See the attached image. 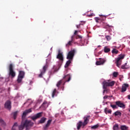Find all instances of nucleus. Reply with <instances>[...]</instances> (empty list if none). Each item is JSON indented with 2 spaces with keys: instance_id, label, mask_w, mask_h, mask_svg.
<instances>
[{
  "instance_id": "obj_39",
  "label": "nucleus",
  "mask_w": 130,
  "mask_h": 130,
  "mask_svg": "<svg viewBox=\"0 0 130 130\" xmlns=\"http://www.w3.org/2000/svg\"><path fill=\"white\" fill-rule=\"evenodd\" d=\"M73 36L72 37V41H70L67 45H72V42H73Z\"/></svg>"
},
{
  "instance_id": "obj_19",
  "label": "nucleus",
  "mask_w": 130,
  "mask_h": 130,
  "mask_svg": "<svg viewBox=\"0 0 130 130\" xmlns=\"http://www.w3.org/2000/svg\"><path fill=\"white\" fill-rule=\"evenodd\" d=\"M121 68L122 70H127V69H129V66H127V63H125L121 66Z\"/></svg>"
},
{
  "instance_id": "obj_8",
  "label": "nucleus",
  "mask_w": 130,
  "mask_h": 130,
  "mask_svg": "<svg viewBox=\"0 0 130 130\" xmlns=\"http://www.w3.org/2000/svg\"><path fill=\"white\" fill-rule=\"evenodd\" d=\"M56 58L59 59V60H60L61 62H62V61H63V55L62 54V52H60V50L58 51Z\"/></svg>"
},
{
  "instance_id": "obj_22",
  "label": "nucleus",
  "mask_w": 130,
  "mask_h": 130,
  "mask_svg": "<svg viewBox=\"0 0 130 130\" xmlns=\"http://www.w3.org/2000/svg\"><path fill=\"white\" fill-rule=\"evenodd\" d=\"M46 120V118L42 117L39 121V123H44Z\"/></svg>"
},
{
  "instance_id": "obj_24",
  "label": "nucleus",
  "mask_w": 130,
  "mask_h": 130,
  "mask_svg": "<svg viewBox=\"0 0 130 130\" xmlns=\"http://www.w3.org/2000/svg\"><path fill=\"white\" fill-rule=\"evenodd\" d=\"M109 51H110V48H109L107 46H105L104 47V52L106 53H107V52H109Z\"/></svg>"
},
{
  "instance_id": "obj_15",
  "label": "nucleus",
  "mask_w": 130,
  "mask_h": 130,
  "mask_svg": "<svg viewBox=\"0 0 130 130\" xmlns=\"http://www.w3.org/2000/svg\"><path fill=\"white\" fill-rule=\"evenodd\" d=\"M5 108H7V109H9V110H10L11 109V101H7L5 103Z\"/></svg>"
},
{
  "instance_id": "obj_45",
  "label": "nucleus",
  "mask_w": 130,
  "mask_h": 130,
  "mask_svg": "<svg viewBox=\"0 0 130 130\" xmlns=\"http://www.w3.org/2000/svg\"><path fill=\"white\" fill-rule=\"evenodd\" d=\"M78 33V31L77 30H75L74 32V35H76V34H77Z\"/></svg>"
},
{
  "instance_id": "obj_43",
  "label": "nucleus",
  "mask_w": 130,
  "mask_h": 130,
  "mask_svg": "<svg viewBox=\"0 0 130 130\" xmlns=\"http://www.w3.org/2000/svg\"><path fill=\"white\" fill-rule=\"evenodd\" d=\"M108 98V95H106L104 96V99H107Z\"/></svg>"
},
{
  "instance_id": "obj_30",
  "label": "nucleus",
  "mask_w": 130,
  "mask_h": 130,
  "mask_svg": "<svg viewBox=\"0 0 130 130\" xmlns=\"http://www.w3.org/2000/svg\"><path fill=\"white\" fill-rule=\"evenodd\" d=\"M54 72H57L59 69V66H54Z\"/></svg>"
},
{
  "instance_id": "obj_40",
  "label": "nucleus",
  "mask_w": 130,
  "mask_h": 130,
  "mask_svg": "<svg viewBox=\"0 0 130 130\" xmlns=\"http://www.w3.org/2000/svg\"><path fill=\"white\" fill-rule=\"evenodd\" d=\"M94 20L96 23H99V20H100V18L98 17H95Z\"/></svg>"
},
{
  "instance_id": "obj_12",
  "label": "nucleus",
  "mask_w": 130,
  "mask_h": 130,
  "mask_svg": "<svg viewBox=\"0 0 130 130\" xmlns=\"http://www.w3.org/2000/svg\"><path fill=\"white\" fill-rule=\"evenodd\" d=\"M106 60L104 58H100V60L96 62V66H101L104 64Z\"/></svg>"
},
{
  "instance_id": "obj_27",
  "label": "nucleus",
  "mask_w": 130,
  "mask_h": 130,
  "mask_svg": "<svg viewBox=\"0 0 130 130\" xmlns=\"http://www.w3.org/2000/svg\"><path fill=\"white\" fill-rule=\"evenodd\" d=\"M112 53L113 54H117V53H118V50H116L115 48H113V50H112Z\"/></svg>"
},
{
  "instance_id": "obj_33",
  "label": "nucleus",
  "mask_w": 130,
  "mask_h": 130,
  "mask_svg": "<svg viewBox=\"0 0 130 130\" xmlns=\"http://www.w3.org/2000/svg\"><path fill=\"white\" fill-rule=\"evenodd\" d=\"M80 46H84V45H86L85 44V41H81L80 43Z\"/></svg>"
},
{
  "instance_id": "obj_37",
  "label": "nucleus",
  "mask_w": 130,
  "mask_h": 130,
  "mask_svg": "<svg viewBox=\"0 0 130 130\" xmlns=\"http://www.w3.org/2000/svg\"><path fill=\"white\" fill-rule=\"evenodd\" d=\"M61 83H62V80H60L56 84V86L58 87H59V86H60V84H61Z\"/></svg>"
},
{
  "instance_id": "obj_31",
  "label": "nucleus",
  "mask_w": 130,
  "mask_h": 130,
  "mask_svg": "<svg viewBox=\"0 0 130 130\" xmlns=\"http://www.w3.org/2000/svg\"><path fill=\"white\" fill-rule=\"evenodd\" d=\"M42 106L43 107H48V104H47V102H45L43 103Z\"/></svg>"
},
{
  "instance_id": "obj_48",
  "label": "nucleus",
  "mask_w": 130,
  "mask_h": 130,
  "mask_svg": "<svg viewBox=\"0 0 130 130\" xmlns=\"http://www.w3.org/2000/svg\"><path fill=\"white\" fill-rule=\"evenodd\" d=\"M98 47H101V45H99V46H98Z\"/></svg>"
},
{
  "instance_id": "obj_26",
  "label": "nucleus",
  "mask_w": 130,
  "mask_h": 130,
  "mask_svg": "<svg viewBox=\"0 0 130 130\" xmlns=\"http://www.w3.org/2000/svg\"><path fill=\"white\" fill-rule=\"evenodd\" d=\"M17 126H18V123L15 122L12 126V130H16Z\"/></svg>"
},
{
  "instance_id": "obj_32",
  "label": "nucleus",
  "mask_w": 130,
  "mask_h": 130,
  "mask_svg": "<svg viewBox=\"0 0 130 130\" xmlns=\"http://www.w3.org/2000/svg\"><path fill=\"white\" fill-rule=\"evenodd\" d=\"M110 106L111 107H112V108H113V109H117V106H116V105L111 104Z\"/></svg>"
},
{
  "instance_id": "obj_7",
  "label": "nucleus",
  "mask_w": 130,
  "mask_h": 130,
  "mask_svg": "<svg viewBox=\"0 0 130 130\" xmlns=\"http://www.w3.org/2000/svg\"><path fill=\"white\" fill-rule=\"evenodd\" d=\"M46 64H47V61H46ZM47 68H48V66L47 64H46L43 67V70H41V73L39 75V77H40V78H42V76H43V75L45 74V72H46V69H47Z\"/></svg>"
},
{
  "instance_id": "obj_16",
  "label": "nucleus",
  "mask_w": 130,
  "mask_h": 130,
  "mask_svg": "<svg viewBox=\"0 0 130 130\" xmlns=\"http://www.w3.org/2000/svg\"><path fill=\"white\" fill-rule=\"evenodd\" d=\"M63 79L64 80L65 82H70V81H71V75H70V74H68L65 76L63 77Z\"/></svg>"
},
{
  "instance_id": "obj_38",
  "label": "nucleus",
  "mask_w": 130,
  "mask_h": 130,
  "mask_svg": "<svg viewBox=\"0 0 130 130\" xmlns=\"http://www.w3.org/2000/svg\"><path fill=\"white\" fill-rule=\"evenodd\" d=\"M0 122L2 124H3V125H6V123H5V121L2 119H0Z\"/></svg>"
},
{
  "instance_id": "obj_14",
  "label": "nucleus",
  "mask_w": 130,
  "mask_h": 130,
  "mask_svg": "<svg viewBox=\"0 0 130 130\" xmlns=\"http://www.w3.org/2000/svg\"><path fill=\"white\" fill-rule=\"evenodd\" d=\"M30 112H32L31 109L26 110L25 111L23 112L22 114V118H24L26 116V115H27L28 113H30Z\"/></svg>"
},
{
  "instance_id": "obj_11",
  "label": "nucleus",
  "mask_w": 130,
  "mask_h": 130,
  "mask_svg": "<svg viewBox=\"0 0 130 130\" xmlns=\"http://www.w3.org/2000/svg\"><path fill=\"white\" fill-rule=\"evenodd\" d=\"M115 104L117 105V106H118V107H120V108H122L123 109L125 108V105L122 103L121 101L116 102Z\"/></svg>"
},
{
  "instance_id": "obj_34",
  "label": "nucleus",
  "mask_w": 130,
  "mask_h": 130,
  "mask_svg": "<svg viewBox=\"0 0 130 130\" xmlns=\"http://www.w3.org/2000/svg\"><path fill=\"white\" fill-rule=\"evenodd\" d=\"M113 77H114V78H116L117 76H118V72H114L113 74Z\"/></svg>"
},
{
  "instance_id": "obj_17",
  "label": "nucleus",
  "mask_w": 130,
  "mask_h": 130,
  "mask_svg": "<svg viewBox=\"0 0 130 130\" xmlns=\"http://www.w3.org/2000/svg\"><path fill=\"white\" fill-rule=\"evenodd\" d=\"M52 120H49L47 121V124H46V125L44 127V129L46 130L47 129V128L48 127V126H49V125H50V123H51V121Z\"/></svg>"
},
{
  "instance_id": "obj_6",
  "label": "nucleus",
  "mask_w": 130,
  "mask_h": 130,
  "mask_svg": "<svg viewBox=\"0 0 130 130\" xmlns=\"http://www.w3.org/2000/svg\"><path fill=\"white\" fill-rule=\"evenodd\" d=\"M9 75L11 76L12 78L16 77V73H15L13 70V64H10L9 66Z\"/></svg>"
},
{
  "instance_id": "obj_36",
  "label": "nucleus",
  "mask_w": 130,
  "mask_h": 130,
  "mask_svg": "<svg viewBox=\"0 0 130 130\" xmlns=\"http://www.w3.org/2000/svg\"><path fill=\"white\" fill-rule=\"evenodd\" d=\"M105 37L108 41H109V40H111V37L109 36H106Z\"/></svg>"
},
{
  "instance_id": "obj_25",
  "label": "nucleus",
  "mask_w": 130,
  "mask_h": 130,
  "mask_svg": "<svg viewBox=\"0 0 130 130\" xmlns=\"http://www.w3.org/2000/svg\"><path fill=\"white\" fill-rule=\"evenodd\" d=\"M54 96H57V91H56V89H54L52 92V98H53Z\"/></svg>"
},
{
  "instance_id": "obj_35",
  "label": "nucleus",
  "mask_w": 130,
  "mask_h": 130,
  "mask_svg": "<svg viewBox=\"0 0 130 130\" xmlns=\"http://www.w3.org/2000/svg\"><path fill=\"white\" fill-rule=\"evenodd\" d=\"M105 28H112V25H109V24H108L107 23L105 24Z\"/></svg>"
},
{
  "instance_id": "obj_10",
  "label": "nucleus",
  "mask_w": 130,
  "mask_h": 130,
  "mask_svg": "<svg viewBox=\"0 0 130 130\" xmlns=\"http://www.w3.org/2000/svg\"><path fill=\"white\" fill-rule=\"evenodd\" d=\"M89 119H90V116H85L84 117V122H83V127H84V126L88 124V122H89Z\"/></svg>"
},
{
  "instance_id": "obj_18",
  "label": "nucleus",
  "mask_w": 130,
  "mask_h": 130,
  "mask_svg": "<svg viewBox=\"0 0 130 130\" xmlns=\"http://www.w3.org/2000/svg\"><path fill=\"white\" fill-rule=\"evenodd\" d=\"M82 126H83V122L80 121L77 124V129H80Z\"/></svg>"
},
{
  "instance_id": "obj_42",
  "label": "nucleus",
  "mask_w": 130,
  "mask_h": 130,
  "mask_svg": "<svg viewBox=\"0 0 130 130\" xmlns=\"http://www.w3.org/2000/svg\"><path fill=\"white\" fill-rule=\"evenodd\" d=\"M107 93V89H104V90H103V94H104V93Z\"/></svg>"
},
{
  "instance_id": "obj_4",
  "label": "nucleus",
  "mask_w": 130,
  "mask_h": 130,
  "mask_svg": "<svg viewBox=\"0 0 130 130\" xmlns=\"http://www.w3.org/2000/svg\"><path fill=\"white\" fill-rule=\"evenodd\" d=\"M114 84H115V82L112 81L111 82H107L106 81H104L103 82V89H106L107 87H112V86H114Z\"/></svg>"
},
{
  "instance_id": "obj_1",
  "label": "nucleus",
  "mask_w": 130,
  "mask_h": 130,
  "mask_svg": "<svg viewBox=\"0 0 130 130\" xmlns=\"http://www.w3.org/2000/svg\"><path fill=\"white\" fill-rule=\"evenodd\" d=\"M33 125H34V123L32 121L26 119L21 122V124L18 126V129L19 130H23L24 129V127H25L26 130H29Z\"/></svg>"
},
{
  "instance_id": "obj_41",
  "label": "nucleus",
  "mask_w": 130,
  "mask_h": 130,
  "mask_svg": "<svg viewBox=\"0 0 130 130\" xmlns=\"http://www.w3.org/2000/svg\"><path fill=\"white\" fill-rule=\"evenodd\" d=\"M105 113H108V109H107V108H106L105 109Z\"/></svg>"
},
{
  "instance_id": "obj_46",
  "label": "nucleus",
  "mask_w": 130,
  "mask_h": 130,
  "mask_svg": "<svg viewBox=\"0 0 130 130\" xmlns=\"http://www.w3.org/2000/svg\"><path fill=\"white\" fill-rule=\"evenodd\" d=\"M127 98L129 100H130V95H127Z\"/></svg>"
},
{
  "instance_id": "obj_23",
  "label": "nucleus",
  "mask_w": 130,
  "mask_h": 130,
  "mask_svg": "<svg viewBox=\"0 0 130 130\" xmlns=\"http://www.w3.org/2000/svg\"><path fill=\"white\" fill-rule=\"evenodd\" d=\"M113 130H118L119 129L118 124L116 123L113 126Z\"/></svg>"
},
{
  "instance_id": "obj_47",
  "label": "nucleus",
  "mask_w": 130,
  "mask_h": 130,
  "mask_svg": "<svg viewBox=\"0 0 130 130\" xmlns=\"http://www.w3.org/2000/svg\"><path fill=\"white\" fill-rule=\"evenodd\" d=\"M76 27H77V28H79V27H80V25H76Z\"/></svg>"
},
{
  "instance_id": "obj_20",
  "label": "nucleus",
  "mask_w": 130,
  "mask_h": 130,
  "mask_svg": "<svg viewBox=\"0 0 130 130\" xmlns=\"http://www.w3.org/2000/svg\"><path fill=\"white\" fill-rule=\"evenodd\" d=\"M121 130H128V126H127L125 125H122L120 126Z\"/></svg>"
},
{
  "instance_id": "obj_2",
  "label": "nucleus",
  "mask_w": 130,
  "mask_h": 130,
  "mask_svg": "<svg viewBox=\"0 0 130 130\" xmlns=\"http://www.w3.org/2000/svg\"><path fill=\"white\" fill-rule=\"evenodd\" d=\"M76 53V50L73 49L71 50L69 53L67 55V59H69L68 60L64 66V68H69V66L71 64V60L73 59L74 56H75V53Z\"/></svg>"
},
{
  "instance_id": "obj_49",
  "label": "nucleus",
  "mask_w": 130,
  "mask_h": 130,
  "mask_svg": "<svg viewBox=\"0 0 130 130\" xmlns=\"http://www.w3.org/2000/svg\"><path fill=\"white\" fill-rule=\"evenodd\" d=\"M0 130H2V128H0Z\"/></svg>"
},
{
  "instance_id": "obj_28",
  "label": "nucleus",
  "mask_w": 130,
  "mask_h": 130,
  "mask_svg": "<svg viewBox=\"0 0 130 130\" xmlns=\"http://www.w3.org/2000/svg\"><path fill=\"white\" fill-rule=\"evenodd\" d=\"M18 112H19L18 111H16L12 113L14 119H16V117H17V115H18Z\"/></svg>"
},
{
  "instance_id": "obj_50",
  "label": "nucleus",
  "mask_w": 130,
  "mask_h": 130,
  "mask_svg": "<svg viewBox=\"0 0 130 130\" xmlns=\"http://www.w3.org/2000/svg\"><path fill=\"white\" fill-rule=\"evenodd\" d=\"M96 49H95V50H96Z\"/></svg>"
},
{
  "instance_id": "obj_29",
  "label": "nucleus",
  "mask_w": 130,
  "mask_h": 130,
  "mask_svg": "<svg viewBox=\"0 0 130 130\" xmlns=\"http://www.w3.org/2000/svg\"><path fill=\"white\" fill-rule=\"evenodd\" d=\"M98 127H99V125L97 124L96 125L92 126L91 128H92V129H96V128H98Z\"/></svg>"
},
{
  "instance_id": "obj_3",
  "label": "nucleus",
  "mask_w": 130,
  "mask_h": 130,
  "mask_svg": "<svg viewBox=\"0 0 130 130\" xmlns=\"http://www.w3.org/2000/svg\"><path fill=\"white\" fill-rule=\"evenodd\" d=\"M123 58H124V54L119 55L118 58H116V63L118 68H119L121 64V60H122Z\"/></svg>"
},
{
  "instance_id": "obj_5",
  "label": "nucleus",
  "mask_w": 130,
  "mask_h": 130,
  "mask_svg": "<svg viewBox=\"0 0 130 130\" xmlns=\"http://www.w3.org/2000/svg\"><path fill=\"white\" fill-rule=\"evenodd\" d=\"M24 76L25 72L23 71H20L17 80V83H21L23 79H24Z\"/></svg>"
},
{
  "instance_id": "obj_21",
  "label": "nucleus",
  "mask_w": 130,
  "mask_h": 130,
  "mask_svg": "<svg viewBox=\"0 0 130 130\" xmlns=\"http://www.w3.org/2000/svg\"><path fill=\"white\" fill-rule=\"evenodd\" d=\"M115 116H121V112L119 111H117L114 113Z\"/></svg>"
},
{
  "instance_id": "obj_44",
  "label": "nucleus",
  "mask_w": 130,
  "mask_h": 130,
  "mask_svg": "<svg viewBox=\"0 0 130 130\" xmlns=\"http://www.w3.org/2000/svg\"><path fill=\"white\" fill-rule=\"evenodd\" d=\"M111 112H112V111H111V110H108V113H111Z\"/></svg>"
},
{
  "instance_id": "obj_9",
  "label": "nucleus",
  "mask_w": 130,
  "mask_h": 130,
  "mask_svg": "<svg viewBox=\"0 0 130 130\" xmlns=\"http://www.w3.org/2000/svg\"><path fill=\"white\" fill-rule=\"evenodd\" d=\"M42 116V113H38L37 114L35 115L34 116H32L30 117L31 119L34 120V121H35L36 119H37L38 118H40Z\"/></svg>"
},
{
  "instance_id": "obj_13",
  "label": "nucleus",
  "mask_w": 130,
  "mask_h": 130,
  "mask_svg": "<svg viewBox=\"0 0 130 130\" xmlns=\"http://www.w3.org/2000/svg\"><path fill=\"white\" fill-rule=\"evenodd\" d=\"M128 87V84H125V83L123 84L122 85L121 92H122V93H124V92H125V91H126V89H127Z\"/></svg>"
}]
</instances>
